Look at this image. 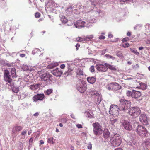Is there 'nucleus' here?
<instances>
[{
    "mask_svg": "<svg viewBox=\"0 0 150 150\" xmlns=\"http://www.w3.org/2000/svg\"><path fill=\"white\" fill-rule=\"evenodd\" d=\"M120 104L118 105L120 110L127 112L131 108V102L124 99H121L120 100Z\"/></svg>",
    "mask_w": 150,
    "mask_h": 150,
    "instance_id": "f257e3e1",
    "label": "nucleus"
},
{
    "mask_svg": "<svg viewBox=\"0 0 150 150\" xmlns=\"http://www.w3.org/2000/svg\"><path fill=\"white\" fill-rule=\"evenodd\" d=\"M110 142L112 146L114 147L119 146L122 142L120 135L117 134H114L113 137H111Z\"/></svg>",
    "mask_w": 150,
    "mask_h": 150,
    "instance_id": "f03ea898",
    "label": "nucleus"
},
{
    "mask_svg": "<svg viewBox=\"0 0 150 150\" xmlns=\"http://www.w3.org/2000/svg\"><path fill=\"white\" fill-rule=\"evenodd\" d=\"M136 132L137 134L142 138L147 137L149 135L146 129L142 125L138 127Z\"/></svg>",
    "mask_w": 150,
    "mask_h": 150,
    "instance_id": "7ed1b4c3",
    "label": "nucleus"
},
{
    "mask_svg": "<svg viewBox=\"0 0 150 150\" xmlns=\"http://www.w3.org/2000/svg\"><path fill=\"white\" fill-rule=\"evenodd\" d=\"M93 131L94 134L96 136L100 135L103 132L102 127L98 122L93 124Z\"/></svg>",
    "mask_w": 150,
    "mask_h": 150,
    "instance_id": "20e7f679",
    "label": "nucleus"
},
{
    "mask_svg": "<svg viewBox=\"0 0 150 150\" xmlns=\"http://www.w3.org/2000/svg\"><path fill=\"white\" fill-rule=\"evenodd\" d=\"M109 109V112L111 115L113 116L114 117H116L119 115V110H120L118 105H112Z\"/></svg>",
    "mask_w": 150,
    "mask_h": 150,
    "instance_id": "39448f33",
    "label": "nucleus"
},
{
    "mask_svg": "<svg viewBox=\"0 0 150 150\" xmlns=\"http://www.w3.org/2000/svg\"><path fill=\"white\" fill-rule=\"evenodd\" d=\"M127 112L133 117H136L140 114L141 110L137 107H132L128 110Z\"/></svg>",
    "mask_w": 150,
    "mask_h": 150,
    "instance_id": "423d86ee",
    "label": "nucleus"
},
{
    "mask_svg": "<svg viewBox=\"0 0 150 150\" xmlns=\"http://www.w3.org/2000/svg\"><path fill=\"white\" fill-rule=\"evenodd\" d=\"M120 122L122 127L127 131H131L132 130V126L130 122L122 119L120 121Z\"/></svg>",
    "mask_w": 150,
    "mask_h": 150,
    "instance_id": "0eeeda50",
    "label": "nucleus"
},
{
    "mask_svg": "<svg viewBox=\"0 0 150 150\" xmlns=\"http://www.w3.org/2000/svg\"><path fill=\"white\" fill-rule=\"evenodd\" d=\"M52 76L49 74L45 73L41 75L40 78L42 81L45 82V85L50 83L52 81Z\"/></svg>",
    "mask_w": 150,
    "mask_h": 150,
    "instance_id": "6e6552de",
    "label": "nucleus"
},
{
    "mask_svg": "<svg viewBox=\"0 0 150 150\" xmlns=\"http://www.w3.org/2000/svg\"><path fill=\"white\" fill-rule=\"evenodd\" d=\"M105 64L107 63H104V64L98 63L96 65L95 67L97 70L99 71L106 72L108 70V67L107 65H105Z\"/></svg>",
    "mask_w": 150,
    "mask_h": 150,
    "instance_id": "1a4fd4ad",
    "label": "nucleus"
},
{
    "mask_svg": "<svg viewBox=\"0 0 150 150\" xmlns=\"http://www.w3.org/2000/svg\"><path fill=\"white\" fill-rule=\"evenodd\" d=\"M76 89L78 91L81 93L84 92L86 89V85L82 82L81 83L76 85Z\"/></svg>",
    "mask_w": 150,
    "mask_h": 150,
    "instance_id": "9d476101",
    "label": "nucleus"
},
{
    "mask_svg": "<svg viewBox=\"0 0 150 150\" xmlns=\"http://www.w3.org/2000/svg\"><path fill=\"white\" fill-rule=\"evenodd\" d=\"M44 97L45 95L44 94H37L34 95L32 98V100L33 102H37L38 100H42L44 99Z\"/></svg>",
    "mask_w": 150,
    "mask_h": 150,
    "instance_id": "9b49d317",
    "label": "nucleus"
},
{
    "mask_svg": "<svg viewBox=\"0 0 150 150\" xmlns=\"http://www.w3.org/2000/svg\"><path fill=\"white\" fill-rule=\"evenodd\" d=\"M4 78L5 81L11 83L12 79L11 78V76L9 74V72L8 70H5L4 73Z\"/></svg>",
    "mask_w": 150,
    "mask_h": 150,
    "instance_id": "f8f14e48",
    "label": "nucleus"
},
{
    "mask_svg": "<svg viewBox=\"0 0 150 150\" xmlns=\"http://www.w3.org/2000/svg\"><path fill=\"white\" fill-rule=\"evenodd\" d=\"M139 118L140 121L143 125H146L149 124L148 118L146 115L142 114L139 116Z\"/></svg>",
    "mask_w": 150,
    "mask_h": 150,
    "instance_id": "ddd939ff",
    "label": "nucleus"
},
{
    "mask_svg": "<svg viewBox=\"0 0 150 150\" xmlns=\"http://www.w3.org/2000/svg\"><path fill=\"white\" fill-rule=\"evenodd\" d=\"M23 129V127L21 126L18 125H14L13 126L12 129V134L15 135L19 131L22 130Z\"/></svg>",
    "mask_w": 150,
    "mask_h": 150,
    "instance_id": "4468645a",
    "label": "nucleus"
},
{
    "mask_svg": "<svg viewBox=\"0 0 150 150\" xmlns=\"http://www.w3.org/2000/svg\"><path fill=\"white\" fill-rule=\"evenodd\" d=\"M85 22L81 20H78L74 24L75 27L78 28H81L85 26Z\"/></svg>",
    "mask_w": 150,
    "mask_h": 150,
    "instance_id": "2eb2a0df",
    "label": "nucleus"
},
{
    "mask_svg": "<svg viewBox=\"0 0 150 150\" xmlns=\"http://www.w3.org/2000/svg\"><path fill=\"white\" fill-rule=\"evenodd\" d=\"M52 72L53 75L56 76H60L62 73V71L61 69L59 70L58 68L53 70Z\"/></svg>",
    "mask_w": 150,
    "mask_h": 150,
    "instance_id": "dca6fc26",
    "label": "nucleus"
},
{
    "mask_svg": "<svg viewBox=\"0 0 150 150\" xmlns=\"http://www.w3.org/2000/svg\"><path fill=\"white\" fill-rule=\"evenodd\" d=\"M111 87H112L113 91H117L120 90L121 88V86L116 82H112Z\"/></svg>",
    "mask_w": 150,
    "mask_h": 150,
    "instance_id": "f3484780",
    "label": "nucleus"
},
{
    "mask_svg": "<svg viewBox=\"0 0 150 150\" xmlns=\"http://www.w3.org/2000/svg\"><path fill=\"white\" fill-rule=\"evenodd\" d=\"M140 92L138 91L133 90V94H132V98H137L141 96Z\"/></svg>",
    "mask_w": 150,
    "mask_h": 150,
    "instance_id": "a211bd4d",
    "label": "nucleus"
},
{
    "mask_svg": "<svg viewBox=\"0 0 150 150\" xmlns=\"http://www.w3.org/2000/svg\"><path fill=\"white\" fill-rule=\"evenodd\" d=\"M103 134L104 138L107 139L110 137V133L108 129H104L103 132Z\"/></svg>",
    "mask_w": 150,
    "mask_h": 150,
    "instance_id": "6ab92c4d",
    "label": "nucleus"
},
{
    "mask_svg": "<svg viewBox=\"0 0 150 150\" xmlns=\"http://www.w3.org/2000/svg\"><path fill=\"white\" fill-rule=\"evenodd\" d=\"M87 81L91 84H93L96 81V78L95 77H88L87 78Z\"/></svg>",
    "mask_w": 150,
    "mask_h": 150,
    "instance_id": "aec40b11",
    "label": "nucleus"
},
{
    "mask_svg": "<svg viewBox=\"0 0 150 150\" xmlns=\"http://www.w3.org/2000/svg\"><path fill=\"white\" fill-rule=\"evenodd\" d=\"M41 84L40 83H37L34 84L31 86L30 88L32 90H35L37 89L40 87Z\"/></svg>",
    "mask_w": 150,
    "mask_h": 150,
    "instance_id": "412c9836",
    "label": "nucleus"
},
{
    "mask_svg": "<svg viewBox=\"0 0 150 150\" xmlns=\"http://www.w3.org/2000/svg\"><path fill=\"white\" fill-rule=\"evenodd\" d=\"M135 144V142L134 141V139L132 138H130V140H128L127 142V144L128 145L130 146H132L134 145Z\"/></svg>",
    "mask_w": 150,
    "mask_h": 150,
    "instance_id": "4be33fe9",
    "label": "nucleus"
},
{
    "mask_svg": "<svg viewBox=\"0 0 150 150\" xmlns=\"http://www.w3.org/2000/svg\"><path fill=\"white\" fill-rule=\"evenodd\" d=\"M144 144L147 149H150V139H146L144 142Z\"/></svg>",
    "mask_w": 150,
    "mask_h": 150,
    "instance_id": "5701e85b",
    "label": "nucleus"
},
{
    "mask_svg": "<svg viewBox=\"0 0 150 150\" xmlns=\"http://www.w3.org/2000/svg\"><path fill=\"white\" fill-rule=\"evenodd\" d=\"M60 20L63 23L66 24L67 22V19L64 16L62 15L61 16Z\"/></svg>",
    "mask_w": 150,
    "mask_h": 150,
    "instance_id": "b1692460",
    "label": "nucleus"
},
{
    "mask_svg": "<svg viewBox=\"0 0 150 150\" xmlns=\"http://www.w3.org/2000/svg\"><path fill=\"white\" fill-rule=\"evenodd\" d=\"M106 65H107L108 69V68L109 69L112 71H116V68L110 64H105Z\"/></svg>",
    "mask_w": 150,
    "mask_h": 150,
    "instance_id": "393cba45",
    "label": "nucleus"
},
{
    "mask_svg": "<svg viewBox=\"0 0 150 150\" xmlns=\"http://www.w3.org/2000/svg\"><path fill=\"white\" fill-rule=\"evenodd\" d=\"M72 70L69 67L68 70L64 73V75H65L66 76H67L69 75L72 74Z\"/></svg>",
    "mask_w": 150,
    "mask_h": 150,
    "instance_id": "a878e982",
    "label": "nucleus"
},
{
    "mask_svg": "<svg viewBox=\"0 0 150 150\" xmlns=\"http://www.w3.org/2000/svg\"><path fill=\"white\" fill-rule=\"evenodd\" d=\"M140 85V88L142 90H145L147 89V85L145 83H141L139 84Z\"/></svg>",
    "mask_w": 150,
    "mask_h": 150,
    "instance_id": "bb28decb",
    "label": "nucleus"
},
{
    "mask_svg": "<svg viewBox=\"0 0 150 150\" xmlns=\"http://www.w3.org/2000/svg\"><path fill=\"white\" fill-rule=\"evenodd\" d=\"M115 53L116 55L120 58L122 59L123 58V56L122 54L121 51H117L115 52Z\"/></svg>",
    "mask_w": 150,
    "mask_h": 150,
    "instance_id": "cd10ccee",
    "label": "nucleus"
},
{
    "mask_svg": "<svg viewBox=\"0 0 150 150\" xmlns=\"http://www.w3.org/2000/svg\"><path fill=\"white\" fill-rule=\"evenodd\" d=\"M11 73L12 77H16V69L15 68H12L11 69Z\"/></svg>",
    "mask_w": 150,
    "mask_h": 150,
    "instance_id": "c85d7f7f",
    "label": "nucleus"
},
{
    "mask_svg": "<svg viewBox=\"0 0 150 150\" xmlns=\"http://www.w3.org/2000/svg\"><path fill=\"white\" fill-rule=\"evenodd\" d=\"M13 92L15 93H18L19 91V88L17 86H13L12 88Z\"/></svg>",
    "mask_w": 150,
    "mask_h": 150,
    "instance_id": "c756f323",
    "label": "nucleus"
},
{
    "mask_svg": "<svg viewBox=\"0 0 150 150\" xmlns=\"http://www.w3.org/2000/svg\"><path fill=\"white\" fill-rule=\"evenodd\" d=\"M90 93L92 95H95L96 96H100V94L98 91L94 90L91 91Z\"/></svg>",
    "mask_w": 150,
    "mask_h": 150,
    "instance_id": "7c9ffc66",
    "label": "nucleus"
},
{
    "mask_svg": "<svg viewBox=\"0 0 150 150\" xmlns=\"http://www.w3.org/2000/svg\"><path fill=\"white\" fill-rule=\"evenodd\" d=\"M93 35H87L86 37L84 38V40L89 41L91 40V39L93 38Z\"/></svg>",
    "mask_w": 150,
    "mask_h": 150,
    "instance_id": "2f4dec72",
    "label": "nucleus"
},
{
    "mask_svg": "<svg viewBox=\"0 0 150 150\" xmlns=\"http://www.w3.org/2000/svg\"><path fill=\"white\" fill-rule=\"evenodd\" d=\"M133 128L136 131L137 130L138 127H139V126H140L141 125H139L138 123L135 122L133 124Z\"/></svg>",
    "mask_w": 150,
    "mask_h": 150,
    "instance_id": "473e14b6",
    "label": "nucleus"
},
{
    "mask_svg": "<svg viewBox=\"0 0 150 150\" xmlns=\"http://www.w3.org/2000/svg\"><path fill=\"white\" fill-rule=\"evenodd\" d=\"M133 94V90L132 91H127L126 92L127 95L129 97L131 96L132 98V94Z\"/></svg>",
    "mask_w": 150,
    "mask_h": 150,
    "instance_id": "72a5a7b5",
    "label": "nucleus"
},
{
    "mask_svg": "<svg viewBox=\"0 0 150 150\" xmlns=\"http://www.w3.org/2000/svg\"><path fill=\"white\" fill-rule=\"evenodd\" d=\"M142 26V25L141 24H137L134 27V30H140L141 29V27Z\"/></svg>",
    "mask_w": 150,
    "mask_h": 150,
    "instance_id": "f704fd0d",
    "label": "nucleus"
},
{
    "mask_svg": "<svg viewBox=\"0 0 150 150\" xmlns=\"http://www.w3.org/2000/svg\"><path fill=\"white\" fill-rule=\"evenodd\" d=\"M52 91L53 90L52 89H49L45 92V93L46 95H49L52 93Z\"/></svg>",
    "mask_w": 150,
    "mask_h": 150,
    "instance_id": "c9c22d12",
    "label": "nucleus"
},
{
    "mask_svg": "<svg viewBox=\"0 0 150 150\" xmlns=\"http://www.w3.org/2000/svg\"><path fill=\"white\" fill-rule=\"evenodd\" d=\"M53 138L52 137L48 138L47 139V142L49 143L53 144L54 143Z\"/></svg>",
    "mask_w": 150,
    "mask_h": 150,
    "instance_id": "e433bc0d",
    "label": "nucleus"
},
{
    "mask_svg": "<svg viewBox=\"0 0 150 150\" xmlns=\"http://www.w3.org/2000/svg\"><path fill=\"white\" fill-rule=\"evenodd\" d=\"M117 119L112 118L110 119V122L111 124L112 125H114V124L117 121Z\"/></svg>",
    "mask_w": 150,
    "mask_h": 150,
    "instance_id": "4c0bfd02",
    "label": "nucleus"
},
{
    "mask_svg": "<svg viewBox=\"0 0 150 150\" xmlns=\"http://www.w3.org/2000/svg\"><path fill=\"white\" fill-rule=\"evenodd\" d=\"M105 56L106 57L111 59L112 60H114L115 59V58L114 57L109 54H106L105 55Z\"/></svg>",
    "mask_w": 150,
    "mask_h": 150,
    "instance_id": "58836bf2",
    "label": "nucleus"
},
{
    "mask_svg": "<svg viewBox=\"0 0 150 150\" xmlns=\"http://www.w3.org/2000/svg\"><path fill=\"white\" fill-rule=\"evenodd\" d=\"M111 86L112 84L111 83L106 87V88L109 91H113L112 87H111Z\"/></svg>",
    "mask_w": 150,
    "mask_h": 150,
    "instance_id": "ea45409f",
    "label": "nucleus"
},
{
    "mask_svg": "<svg viewBox=\"0 0 150 150\" xmlns=\"http://www.w3.org/2000/svg\"><path fill=\"white\" fill-rule=\"evenodd\" d=\"M77 74L79 76L83 75V71L81 69L78 70L77 72Z\"/></svg>",
    "mask_w": 150,
    "mask_h": 150,
    "instance_id": "a19ab883",
    "label": "nucleus"
},
{
    "mask_svg": "<svg viewBox=\"0 0 150 150\" xmlns=\"http://www.w3.org/2000/svg\"><path fill=\"white\" fill-rule=\"evenodd\" d=\"M5 62L4 60L0 59V66H5Z\"/></svg>",
    "mask_w": 150,
    "mask_h": 150,
    "instance_id": "79ce46f5",
    "label": "nucleus"
},
{
    "mask_svg": "<svg viewBox=\"0 0 150 150\" xmlns=\"http://www.w3.org/2000/svg\"><path fill=\"white\" fill-rule=\"evenodd\" d=\"M89 70L91 72L93 73L95 72L94 66H91L89 68Z\"/></svg>",
    "mask_w": 150,
    "mask_h": 150,
    "instance_id": "37998d69",
    "label": "nucleus"
},
{
    "mask_svg": "<svg viewBox=\"0 0 150 150\" xmlns=\"http://www.w3.org/2000/svg\"><path fill=\"white\" fill-rule=\"evenodd\" d=\"M76 40L77 42H81L83 40V39L80 37H78L76 38Z\"/></svg>",
    "mask_w": 150,
    "mask_h": 150,
    "instance_id": "c03bdc74",
    "label": "nucleus"
},
{
    "mask_svg": "<svg viewBox=\"0 0 150 150\" xmlns=\"http://www.w3.org/2000/svg\"><path fill=\"white\" fill-rule=\"evenodd\" d=\"M131 51L133 53L137 55H139V53L138 52H137L136 50H132Z\"/></svg>",
    "mask_w": 150,
    "mask_h": 150,
    "instance_id": "a18cd8bd",
    "label": "nucleus"
},
{
    "mask_svg": "<svg viewBox=\"0 0 150 150\" xmlns=\"http://www.w3.org/2000/svg\"><path fill=\"white\" fill-rule=\"evenodd\" d=\"M98 96V97L97 98V103L98 104H99L100 103V102L101 100V98L100 95V96Z\"/></svg>",
    "mask_w": 150,
    "mask_h": 150,
    "instance_id": "49530a36",
    "label": "nucleus"
},
{
    "mask_svg": "<svg viewBox=\"0 0 150 150\" xmlns=\"http://www.w3.org/2000/svg\"><path fill=\"white\" fill-rule=\"evenodd\" d=\"M35 18H38L40 17L41 15L39 13L37 12L35 13Z\"/></svg>",
    "mask_w": 150,
    "mask_h": 150,
    "instance_id": "de8ad7c7",
    "label": "nucleus"
},
{
    "mask_svg": "<svg viewBox=\"0 0 150 150\" xmlns=\"http://www.w3.org/2000/svg\"><path fill=\"white\" fill-rule=\"evenodd\" d=\"M18 146H19L20 148H19L20 149H22L23 148V143L21 142H19L18 144Z\"/></svg>",
    "mask_w": 150,
    "mask_h": 150,
    "instance_id": "09e8293b",
    "label": "nucleus"
},
{
    "mask_svg": "<svg viewBox=\"0 0 150 150\" xmlns=\"http://www.w3.org/2000/svg\"><path fill=\"white\" fill-rule=\"evenodd\" d=\"M129 40V38L128 37H126L123 39L122 40V42H125L128 41Z\"/></svg>",
    "mask_w": 150,
    "mask_h": 150,
    "instance_id": "8fccbe9b",
    "label": "nucleus"
},
{
    "mask_svg": "<svg viewBox=\"0 0 150 150\" xmlns=\"http://www.w3.org/2000/svg\"><path fill=\"white\" fill-rule=\"evenodd\" d=\"M87 117L89 118H93V116L91 115L89 112H87Z\"/></svg>",
    "mask_w": 150,
    "mask_h": 150,
    "instance_id": "3c124183",
    "label": "nucleus"
},
{
    "mask_svg": "<svg viewBox=\"0 0 150 150\" xmlns=\"http://www.w3.org/2000/svg\"><path fill=\"white\" fill-rule=\"evenodd\" d=\"M122 46L124 47H128L129 46V44L127 42L123 44Z\"/></svg>",
    "mask_w": 150,
    "mask_h": 150,
    "instance_id": "603ef678",
    "label": "nucleus"
},
{
    "mask_svg": "<svg viewBox=\"0 0 150 150\" xmlns=\"http://www.w3.org/2000/svg\"><path fill=\"white\" fill-rule=\"evenodd\" d=\"M27 130H25V131H22L21 132V135L23 136L25 134H26L27 133Z\"/></svg>",
    "mask_w": 150,
    "mask_h": 150,
    "instance_id": "864d4df0",
    "label": "nucleus"
},
{
    "mask_svg": "<svg viewBox=\"0 0 150 150\" xmlns=\"http://www.w3.org/2000/svg\"><path fill=\"white\" fill-rule=\"evenodd\" d=\"M33 138H31L29 140V145H31L33 143Z\"/></svg>",
    "mask_w": 150,
    "mask_h": 150,
    "instance_id": "5fc2aeb1",
    "label": "nucleus"
},
{
    "mask_svg": "<svg viewBox=\"0 0 150 150\" xmlns=\"http://www.w3.org/2000/svg\"><path fill=\"white\" fill-rule=\"evenodd\" d=\"M39 49H36L35 50H34L32 51V54H35L36 53V52H37L38 51V50Z\"/></svg>",
    "mask_w": 150,
    "mask_h": 150,
    "instance_id": "6e6d98bb",
    "label": "nucleus"
},
{
    "mask_svg": "<svg viewBox=\"0 0 150 150\" xmlns=\"http://www.w3.org/2000/svg\"><path fill=\"white\" fill-rule=\"evenodd\" d=\"M105 38V37L104 36L102 35H100L99 37V39L100 40H104Z\"/></svg>",
    "mask_w": 150,
    "mask_h": 150,
    "instance_id": "4d7b16f0",
    "label": "nucleus"
},
{
    "mask_svg": "<svg viewBox=\"0 0 150 150\" xmlns=\"http://www.w3.org/2000/svg\"><path fill=\"white\" fill-rule=\"evenodd\" d=\"M88 149H91L92 148V144L91 143H89L88 146Z\"/></svg>",
    "mask_w": 150,
    "mask_h": 150,
    "instance_id": "13d9d810",
    "label": "nucleus"
},
{
    "mask_svg": "<svg viewBox=\"0 0 150 150\" xmlns=\"http://www.w3.org/2000/svg\"><path fill=\"white\" fill-rule=\"evenodd\" d=\"M57 65H56L55 64H52V65H51L50 66V69H52L54 67H55L56 66H57Z\"/></svg>",
    "mask_w": 150,
    "mask_h": 150,
    "instance_id": "bf43d9fd",
    "label": "nucleus"
},
{
    "mask_svg": "<svg viewBox=\"0 0 150 150\" xmlns=\"http://www.w3.org/2000/svg\"><path fill=\"white\" fill-rule=\"evenodd\" d=\"M76 126L78 128H82V126L80 124H78L76 125Z\"/></svg>",
    "mask_w": 150,
    "mask_h": 150,
    "instance_id": "052dcab7",
    "label": "nucleus"
},
{
    "mask_svg": "<svg viewBox=\"0 0 150 150\" xmlns=\"http://www.w3.org/2000/svg\"><path fill=\"white\" fill-rule=\"evenodd\" d=\"M5 66H7L8 67H10L11 66V64L8 63H7L6 62H5Z\"/></svg>",
    "mask_w": 150,
    "mask_h": 150,
    "instance_id": "680f3d73",
    "label": "nucleus"
},
{
    "mask_svg": "<svg viewBox=\"0 0 150 150\" xmlns=\"http://www.w3.org/2000/svg\"><path fill=\"white\" fill-rule=\"evenodd\" d=\"M60 67L61 69H63L64 68V67H65V65L64 64H62L60 65Z\"/></svg>",
    "mask_w": 150,
    "mask_h": 150,
    "instance_id": "e2e57ef3",
    "label": "nucleus"
},
{
    "mask_svg": "<svg viewBox=\"0 0 150 150\" xmlns=\"http://www.w3.org/2000/svg\"><path fill=\"white\" fill-rule=\"evenodd\" d=\"M80 46V45L78 44H77L76 45L75 47L77 50H78V48Z\"/></svg>",
    "mask_w": 150,
    "mask_h": 150,
    "instance_id": "0e129e2a",
    "label": "nucleus"
},
{
    "mask_svg": "<svg viewBox=\"0 0 150 150\" xmlns=\"http://www.w3.org/2000/svg\"><path fill=\"white\" fill-rule=\"evenodd\" d=\"M44 143V142L42 140H41L40 141V145L42 144H43Z\"/></svg>",
    "mask_w": 150,
    "mask_h": 150,
    "instance_id": "69168bd1",
    "label": "nucleus"
},
{
    "mask_svg": "<svg viewBox=\"0 0 150 150\" xmlns=\"http://www.w3.org/2000/svg\"><path fill=\"white\" fill-rule=\"evenodd\" d=\"M20 56L21 57H23L25 56V54H20Z\"/></svg>",
    "mask_w": 150,
    "mask_h": 150,
    "instance_id": "338daca9",
    "label": "nucleus"
},
{
    "mask_svg": "<svg viewBox=\"0 0 150 150\" xmlns=\"http://www.w3.org/2000/svg\"><path fill=\"white\" fill-rule=\"evenodd\" d=\"M146 43L147 44H150V40H147L146 41Z\"/></svg>",
    "mask_w": 150,
    "mask_h": 150,
    "instance_id": "774afa93",
    "label": "nucleus"
}]
</instances>
